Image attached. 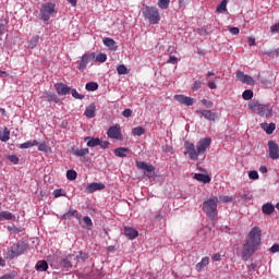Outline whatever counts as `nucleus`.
I'll return each instance as SVG.
<instances>
[{"label":"nucleus","mask_w":279,"mask_h":279,"mask_svg":"<svg viewBox=\"0 0 279 279\" xmlns=\"http://www.w3.org/2000/svg\"><path fill=\"white\" fill-rule=\"evenodd\" d=\"M124 234L128 239L135 240L140 235V232L131 227H125Z\"/></svg>","instance_id":"a211bd4d"},{"label":"nucleus","mask_w":279,"mask_h":279,"mask_svg":"<svg viewBox=\"0 0 279 279\" xmlns=\"http://www.w3.org/2000/svg\"><path fill=\"white\" fill-rule=\"evenodd\" d=\"M247 45H248L250 47L256 46V39H255L254 37H248V38H247Z\"/></svg>","instance_id":"13d9d810"},{"label":"nucleus","mask_w":279,"mask_h":279,"mask_svg":"<svg viewBox=\"0 0 279 279\" xmlns=\"http://www.w3.org/2000/svg\"><path fill=\"white\" fill-rule=\"evenodd\" d=\"M214 263H218L221 260V255L219 253H216L213 255Z\"/></svg>","instance_id":"e2e57ef3"},{"label":"nucleus","mask_w":279,"mask_h":279,"mask_svg":"<svg viewBox=\"0 0 279 279\" xmlns=\"http://www.w3.org/2000/svg\"><path fill=\"white\" fill-rule=\"evenodd\" d=\"M227 3H228L227 0H222V2H220V4H218V7H216V11H218L220 13L227 11Z\"/></svg>","instance_id":"79ce46f5"},{"label":"nucleus","mask_w":279,"mask_h":279,"mask_svg":"<svg viewBox=\"0 0 279 279\" xmlns=\"http://www.w3.org/2000/svg\"><path fill=\"white\" fill-rule=\"evenodd\" d=\"M96 58V53L95 52H88V53H84L83 57L81 58V61L78 62L77 69L81 72H84L86 70V66L94 61Z\"/></svg>","instance_id":"0eeeda50"},{"label":"nucleus","mask_w":279,"mask_h":279,"mask_svg":"<svg viewBox=\"0 0 279 279\" xmlns=\"http://www.w3.org/2000/svg\"><path fill=\"white\" fill-rule=\"evenodd\" d=\"M39 41H40L39 35L33 36L28 43V49H34L36 46H38Z\"/></svg>","instance_id":"7c9ffc66"},{"label":"nucleus","mask_w":279,"mask_h":279,"mask_svg":"<svg viewBox=\"0 0 279 279\" xmlns=\"http://www.w3.org/2000/svg\"><path fill=\"white\" fill-rule=\"evenodd\" d=\"M130 151V148L126 147H119L113 150V154L118 158H126L128 154Z\"/></svg>","instance_id":"aec40b11"},{"label":"nucleus","mask_w":279,"mask_h":279,"mask_svg":"<svg viewBox=\"0 0 279 279\" xmlns=\"http://www.w3.org/2000/svg\"><path fill=\"white\" fill-rule=\"evenodd\" d=\"M136 168L147 173H153L154 171H156V168L153 165L147 163L146 161H136Z\"/></svg>","instance_id":"f8f14e48"},{"label":"nucleus","mask_w":279,"mask_h":279,"mask_svg":"<svg viewBox=\"0 0 279 279\" xmlns=\"http://www.w3.org/2000/svg\"><path fill=\"white\" fill-rule=\"evenodd\" d=\"M89 257L88 254L80 252V254L74 258L76 260V265L77 263H80V260H82V263H85V260Z\"/></svg>","instance_id":"58836bf2"},{"label":"nucleus","mask_w":279,"mask_h":279,"mask_svg":"<svg viewBox=\"0 0 279 279\" xmlns=\"http://www.w3.org/2000/svg\"><path fill=\"white\" fill-rule=\"evenodd\" d=\"M194 179L204 184H208L211 181V178L208 174H204V173H196L194 175Z\"/></svg>","instance_id":"5701e85b"},{"label":"nucleus","mask_w":279,"mask_h":279,"mask_svg":"<svg viewBox=\"0 0 279 279\" xmlns=\"http://www.w3.org/2000/svg\"><path fill=\"white\" fill-rule=\"evenodd\" d=\"M5 24H7V21L0 20V36H2L5 32Z\"/></svg>","instance_id":"603ef678"},{"label":"nucleus","mask_w":279,"mask_h":279,"mask_svg":"<svg viewBox=\"0 0 279 279\" xmlns=\"http://www.w3.org/2000/svg\"><path fill=\"white\" fill-rule=\"evenodd\" d=\"M253 97H254V92H253V89H245V90L243 92V94H242V98H243L244 100H251V99H253Z\"/></svg>","instance_id":"72a5a7b5"},{"label":"nucleus","mask_w":279,"mask_h":279,"mask_svg":"<svg viewBox=\"0 0 279 279\" xmlns=\"http://www.w3.org/2000/svg\"><path fill=\"white\" fill-rule=\"evenodd\" d=\"M34 145H38V142L37 141L26 142L21 144V149H29V147H34Z\"/></svg>","instance_id":"37998d69"},{"label":"nucleus","mask_w":279,"mask_h":279,"mask_svg":"<svg viewBox=\"0 0 279 279\" xmlns=\"http://www.w3.org/2000/svg\"><path fill=\"white\" fill-rule=\"evenodd\" d=\"M117 73L119 75H128L130 73V70L126 68L125 64H119L117 65Z\"/></svg>","instance_id":"2f4dec72"},{"label":"nucleus","mask_w":279,"mask_h":279,"mask_svg":"<svg viewBox=\"0 0 279 279\" xmlns=\"http://www.w3.org/2000/svg\"><path fill=\"white\" fill-rule=\"evenodd\" d=\"M272 113H274V108L270 104L262 105V107L259 108V111L257 112V114H259L260 117H266V118L272 117Z\"/></svg>","instance_id":"9d476101"},{"label":"nucleus","mask_w":279,"mask_h":279,"mask_svg":"<svg viewBox=\"0 0 279 279\" xmlns=\"http://www.w3.org/2000/svg\"><path fill=\"white\" fill-rule=\"evenodd\" d=\"M53 196H54V198H59V197H61V196H66V194L63 193L62 189H56V190L53 191Z\"/></svg>","instance_id":"de8ad7c7"},{"label":"nucleus","mask_w":279,"mask_h":279,"mask_svg":"<svg viewBox=\"0 0 279 279\" xmlns=\"http://www.w3.org/2000/svg\"><path fill=\"white\" fill-rule=\"evenodd\" d=\"M28 248V243L25 241H19L17 243L13 244L7 252V257L9 259L16 258L24 254Z\"/></svg>","instance_id":"39448f33"},{"label":"nucleus","mask_w":279,"mask_h":279,"mask_svg":"<svg viewBox=\"0 0 279 279\" xmlns=\"http://www.w3.org/2000/svg\"><path fill=\"white\" fill-rule=\"evenodd\" d=\"M132 114H133V111L131 109H124L122 112V116L125 118H130L132 117Z\"/></svg>","instance_id":"6e6d98bb"},{"label":"nucleus","mask_w":279,"mask_h":279,"mask_svg":"<svg viewBox=\"0 0 279 279\" xmlns=\"http://www.w3.org/2000/svg\"><path fill=\"white\" fill-rule=\"evenodd\" d=\"M260 128L267 133V134H272L274 131L276 130V124L274 123H262Z\"/></svg>","instance_id":"393cba45"},{"label":"nucleus","mask_w":279,"mask_h":279,"mask_svg":"<svg viewBox=\"0 0 279 279\" xmlns=\"http://www.w3.org/2000/svg\"><path fill=\"white\" fill-rule=\"evenodd\" d=\"M208 87H209L211 90L217 89V85H216V83H215L214 81H209Z\"/></svg>","instance_id":"338daca9"},{"label":"nucleus","mask_w":279,"mask_h":279,"mask_svg":"<svg viewBox=\"0 0 279 279\" xmlns=\"http://www.w3.org/2000/svg\"><path fill=\"white\" fill-rule=\"evenodd\" d=\"M189 2H190V0H180V1H179V5H180L181 8H185V5H186Z\"/></svg>","instance_id":"774afa93"},{"label":"nucleus","mask_w":279,"mask_h":279,"mask_svg":"<svg viewBox=\"0 0 279 279\" xmlns=\"http://www.w3.org/2000/svg\"><path fill=\"white\" fill-rule=\"evenodd\" d=\"M142 14L145 21H148L150 25H158L160 23V11L158 8L143 4Z\"/></svg>","instance_id":"7ed1b4c3"},{"label":"nucleus","mask_w":279,"mask_h":279,"mask_svg":"<svg viewBox=\"0 0 279 279\" xmlns=\"http://www.w3.org/2000/svg\"><path fill=\"white\" fill-rule=\"evenodd\" d=\"M275 210H276V207H274L272 203H265V205H263L262 207V211L265 215H272Z\"/></svg>","instance_id":"b1692460"},{"label":"nucleus","mask_w":279,"mask_h":279,"mask_svg":"<svg viewBox=\"0 0 279 279\" xmlns=\"http://www.w3.org/2000/svg\"><path fill=\"white\" fill-rule=\"evenodd\" d=\"M235 77L242 84H246V85H251V86L255 85V81H254L253 76L245 74L241 70H236Z\"/></svg>","instance_id":"6e6552de"},{"label":"nucleus","mask_w":279,"mask_h":279,"mask_svg":"<svg viewBox=\"0 0 279 279\" xmlns=\"http://www.w3.org/2000/svg\"><path fill=\"white\" fill-rule=\"evenodd\" d=\"M84 222L87 225V227H93V221L89 217H84Z\"/></svg>","instance_id":"0e129e2a"},{"label":"nucleus","mask_w":279,"mask_h":279,"mask_svg":"<svg viewBox=\"0 0 279 279\" xmlns=\"http://www.w3.org/2000/svg\"><path fill=\"white\" fill-rule=\"evenodd\" d=\"M262 106H263V104H260V101H258V100H252L247 105L248 109L257 114H258V111L260 110Z\"/></svg>","instance_id":"4be33fe9"},{"label":"nucleus","mask_w":279,"mask_h":279,"mask_svg":"<svg viewBox=\"0 0 279 279\" xmlns=\"http://www.w3.org/2000/svg\"><path fill=\"white\" fill-rule=\"evenodd\" d=\"M178 61V58L175 56H170L169 60H168V63L170 64H175Z\"/></svg>","instance_id":"69168bd1"},{"label":"nucleus","mask_w":279,"mask_h":279,"mask_svg":"<svg viewBox=\"0 0 279 279\" xmlns=\"http://www.w3.org/2000/svg\"><path fill=\"white\" fill-rule=\"evenodd\" d=\"M15 216L11 211H0V221L13 220Z\"/></svg>","instance_id":"c756f323"},{"label":"nucleus","mask_w":279,"mask_h":279,"mask_svg":"<svg viewBox=\"0 0 279 279\" xmlns=\"http://www.w3.org/2000/svg\"><path fill=\"white\" fill-rule=\"evenodd\" d=\"M102 44H105V47H107L110 51H117L118 50L117 43L112 38L105 37L102 39Z\"/></svg>","instance_id":"f3484780"},{"label":"nucleus","mask_w":279,"mask_h":279,"mask_svg":"<svg viewBox=\"0 0 279 279\" xmlns=\"http://www.w3.org/2000/svg\"><path fill=\"white\" fill-rule=\"evenodd\" d=\"M66 178H68V180H70V181L76 180V178H77L76 171L73 170V169L68 170V172H66Z\"/></svg>","instance_id":"a19ab883"},{"label":"nucleus","mask_w":279,"mask_h":279,"mask_svg":"<svg viewBox=\"0 0 279 279\" xmlns=\"http://www.w3.org/2000/svg\"><path fill=\"white\" fill-rule=\"evenodd\" d=\"M196 113L198 116L205 117V119L215 122L217 119V114L215 112H211L210 110H197Z\"/></svg>","instance_id":"2eb2a0df"},{"label":"nucleus","mask_w":279,"mask_h":279,"mask_svg":"<svg viewBox=\"0 0 279 279\" xmlns=\"http://www.w3.org/2000/svg\"><path fill=\"white\" fill-rule=\"evenodd\" d=\"M211 145V138L210 137H206V138H202L198 143L197 146L195 148V145L191 142H185L184 146L186 151H184V155L189 154V158L192 161H197L199 156H203L206 151V149H208V147H210Z\"/></svg>","instance_id":"f03ea898"},{"label":"nucleus","mask_w":279,"mask_h":279,"mask_svg":"<svg viewBox=\"0 0 279 279\" xmlns=\"http://www.w3.org/2000/svg\"><path fill=\"white\" fill-rule=\"evenodd\" d=\"M7 159H8L11 163H13V165H19V163H20V158H19V156H16V155H10V156L7 157Z\"/></svg>","instance_id":"49530a36"},{"label":"nucleus","mask_w":279,"mask_h":279,"mask_svg":"<svg viewBox=\"0 0 279 279\" xmlns=\"http://www.w3.org/2000/svg\"><path fill=\"white\" fill-rule=\"evenodd\" d=\"M94 61L98 63H105L107 61V54L106 53H98L96 57H94Z\"/></svg>","instance_id":"e433bc0d"},{"label":"nucleus","mask_w":279,"mask_h":279,"mask_svg":"<svg viewBox=\"0 0 279 279\" xmlns=\"http://www.w3.org/2000/svg\"><path fill=\"white\" fill-rule=\"evenodd\" d=\"M201 87H202L201 81H195L192 88L193 90H198Z\"/></svg>","instance_id":"bf43d9fd"},{"label":"nucleus","mask_w":279,"mask_h":279,"mask_svg":"<svg viewBox=\"0 0 279 279\" xmlns=\"http://www.w3.org/2000/svg\"><path fill=\"white\" fill-rule=\"evenodd\" d=\"M270 33L274 34H279V23L270 26Z\"/></svg>","instance_id":"864d4df0"},{"label":"nucleus","mask_w":279,"mask_h":279,"mask_svg":"<svg viewBox=\"0 0 279 279\" xmlns=\"http://www.w3.org/2000/svg\"><path fill=\"white\" fill-rule=\"evenodd\" d=\"M71 93H72V96L75 98V99H80V100H83L85 98L84 95H80L76 89H70Z\"/></svg>","instance_id":"8fccbe9b"},{"label":"nucleus","mask_w":279,"mask_h":279,"mask_svg":"<svg viewBox=\"0 0 279 279\" xmlns=\"http://www.w3.org/2000/svg\"><path fill=\"white\" fill-rule=\"evenodd\" d=\"M105 189H106V185L104 183L93 182V183L87 185L86 192L88 194H93V193H95L97 191H102Z\"/></svg>","instance_id":"9b49d317"},{"label":"nucleus","mask_w":279,"mask_h":279,"mask_svg":"<svg viewBox=\"0 0 279 279\" xmlns=\"http://www.w3.org/2000/svg\"><path fill=\"white\" fill-rule=\"evenodd\" d=\"M77 214L76 209H70L69 211H66L63 216L62 219L68 220L71 217L75 216Z\"/></svg>","instance_id":"c03bdc74"},{"label":"nucleus","mask_w":279,"mask_h":279,"mask_svg":"<svg viewBox=\"0 0 279 279\" xmlns=\"http://www.w3.org/2000/svg\"><path fill=\"white\" fill-rule=\"evenodd\" d=\"M98 88H99L98 83H95L94 81H92L90 83H88V84L86 85V89H87L88 92H95V90H97Z\"/></svg>","instance_id":"ea45409f"},{"label":"nucleus","mask_w":279,"mask_h":279,"mask_svg":"<svg viewBox=\"0 0 279 279\" xmlns=\"http://www.w3.org/2000/svg\"><path fill=\"white\" fill-rule=\"evenodd\" d=\"M107 135L108 137L113 140H122L121 130L118 129L117 126H110L107 131Z\"/></svg>","instance_id":"ddd939ff"},{"label":"nucleus","mask_w":279,"mask_h":279,"mask_svg":"<svg viewBox=\"0 0 279 279\" xmlns=\"http://www.w3.org/2000/svg\"><path fill=\"white\" fill-rule=\"evenodd\" d=\"M202 104L207 108H211L214 106L213 101H208L207 99H203Z\"/></svg>","instance_id":"680f3d73"},{"label":"nucleus","mask_w":279,"mask_h":279,"mask_svg":"<svg viewBox=\"0 0 279 279\" xmlns=\"http://www.w3.org/2000/svg\"><path fill=\"white\" fill-rule=\"evenodd\" d=\"M146 133V130L142 126H137V128H134L132 130V134L135 135V136H142Z\"/></svg>","instance_id":"c9c22d12"},{"label":"nucleus","mask_w":279,"mask_h":279,"mask_svg":"<svg viewBox=\"0 0 279 279\" xmlns=\"http://www.w3.org/2000/svg\"><path fill=\"white\" fill-rule=\"evenodd\" d=\"M10 134L11 132L9 129L0 131V141H2V143H8V141L10 140Z\"/></svg>","instance_id":"cd10ccee"},{"label":"nucleus","mask_w":279,"mask_h":279,"mask_svg":"<svg viewBox=\"0 0 279 279\" xmlns=\"http://www.w3.org/2000/svg\"><path fill=\"white\" fill-rule=\"evenodd\" d=\"M110 143L108 141L102 142L100 140V144H98L99 147H102V149H108Z\"/></svg>","instance_id":"4d7b16f0"},{"label":"nucleus","mask_w":279,"mask_h":279,"mask_svg":"<svg viewBox=\"0 0 279 279\" xmlns=\"http://www.w3.org/2000/svg\"><path fill=\"white\" fill-rule=\"evenodd\" d=\"M96 105L95 104H90L88 107H86V110L84 112V114L89 118V119H93L96 117Z\"/></svg>","instance_id":"412c9836"},{"label":"nucleus","mask_w":279,"mask_h":279,"mask_svg":"<svg viewBox=\"0 0 279 279\" xmlns=\"http://www.w3.org/2000/svg\"><path fill=\"white\" fill-rule=\"evenodd\" d=\"M35 268L37 271H47L48 263L46 260H39L37 262Z\"/></svg>","instance_id":"c85d7f7f"},{"label":"nucleus","mask_w":279,"mask_h":279,"mask_svg":"<svg viewBox=\"0 0 279 279\" xmlns=\"http://www.w3.org/2000/svg\"><path fill=\"white\" fill-rule=\"evenodd\" d=\"M270 253H277L279 252V244H274L270 248H269Z\"/></svg>","instance_id":"052dcab7"},{"label":"nucleus","mask_w":279,"mask_h":279,"mask_svg":"<svg viewBox=\"0 0 279 279\" xmlns=\"http://www.w3.org/2000/svg\"><path fill=\"white\" fill-rule=\"evenodd\" d=\"M72 255H70L68 258H63L61 260V267H64L65 269H71L72 264H71V259H72Z\"/></svg>","instance_id":"473e14b6"},{"label":"nucleus","mask_w":279,"mask_h":279,"mask_svg":"<svg viewBox=\"0 0 279 279\" xmlns=\"http://www.w3.org/2000/svg\"><path fill=\"white\" fill-rule=\"evenodd\" d=\"M85 143H87V147H98L100 145V138L87 136L84 138Z\"/></svg>","instance_id":"6ab92c4d"},{"label":"nucleus","mask_w":279,"mask_h":279,"mask_svg":"<svg viewBox=\"0 0 279 279\" xmlns=\"http://www.w3.org/2000/svg\"><path fill=\"white\" fill-rule=\"evenodd\" d=\"M45 98L48 102H54V104L58 102L57 96L52 93H45Z\"/></svg>","instance_id":"f704fd0d"},{"label":"nucleus","mask_w":279,"mask_h":279,"mask_svg":"<svg viewBox=\"0 0 279 279\" xmlns=\"http://www.w3.org/2000/svg\"><path fill=\"white\" fill-rule=\"evenodd\" d=\"M170 0H158V8L161 10H167L169 8Z\"/></svg>","instance_id":"4c0bfd02"},{"label":"nucleus","mask_w":279,"mask_h":279,"mask_svg":"<svg viewBox=\"0 0 279 279\" xmlns=\"http://www.w3.org/2000/svg\"><path fill=\"white\" fill-rule=\"evenodd\" d=\"M73 155L82 158V157L89 155V149L88 148H77V149L73 150Z\"/></svg>","instance_id":"a878e982"},{"label":"nucleus","mask_w":279,"mask_h":279,"mask_svg":"<svg viewBox=\"0 0 279 279\" xmlns=\"http://www.w3.org/2000/svg\"><path fill=\"white\" fill-rule=\"evenodd\" d=\"M248 179H250V180H253V181L258 180V179H259V173H258V171H256V170H251V171L248 172Z\"/></svg>","instance_id":"a18cd8bd"},{"label":"nucleus","mask_w":279,"mask_h":279,"mask_svg":"<svg viewBox=\"0 0 279 279\" xmlns=\"http://www.w3.org/2000/svg\"><path fill=\"white\" fill-rule=\"evenodd\" d=\"M262 229L259 227H254L250 233L247 234V238L245 240V243L242 247V259L248 260L254 253L258 250L260 243H262Z\"/></svg>","instance_id":"f257e3e1"},{"label":"nucleus","mask_w":279,"mask_h":279,"mask_svg":"<svg viewBox=\"0 0 279 279\" xmlns=\"http://www.w3.org/2000/svg\"><path fill=\"white\" fill-rule=\"evenodd\" d=\"M56 5L53 3H45L40 8L39 17L41 21H49L50 15L54 12Z\"/></svg>","instance_id":"423d86ee"},{"label":"nucleus","mask_w":279,"mask_h":279,"mask_svg":"<svg viewBox=\"0 0 279 279\" xmlns=\"http://www.w3.org/2000/svg\"><path fill=\"white\" fill-rule=\"evenodd\" d=\"M207 265H209V257L205 256V257H203L202 262H199L196 265V270L197 271H203L204 267H207Z\"/></svg>","instance_id":"bb28decb"},{"label":"nucleus","mask_w":279,"mask_h":279,"mask_svg":"<svg viewBox=\"0 0 279 279\" xmlns=\"http://www.w3.org/2000/svg\"><path fill=\"white\" fill-rule=\"evenodd\" d=\"M174 99L179 101L182 105H185L187 107L193 106L195 104V100L191 97H186L184 95H175Z\"/></svg>","instance_id":"4468645a"},{"label":"nucleus","mask_w":279,"mask_h":279,"mask_svg":"<svg viewBox=\"0 0 279 279\" xmlns=\"http://www.w3.org/2000/svg\"><path fill=\"white\" fill-rule=\"evenodd\" d=\"M54 88L60 96H65L71 92V87H68L64 83H57Z\"/></svg>","instance_id":"dca6fc26"},{"label":"nucleus","mask_w":279,"mask_h":279,"mask_svg":"<svg viewBox=\"0 0 279 279\" xmlns=\"http://www.w3.org/2000/svg\"><path fill=\"white\" fill-rule=\"evenodd\" d=\"M218 197L214 196L205 201L203 204V210L210 220H217L218 218Z\"/></svg>","instance_id":"20e7f679"},{"label":"nucleus","mask_w":279,"mask_h":279,"mask_svg":"<svg viewBox=\"0 0 279 279\" xmlns=\"http://www.w3.org/2000/svg\"><path fill=\"white\" fill-rule=\"evenodd\" d=\"M265 56L272 57L274 54H279V49L270 50V51H264Z\"/></svg>","instance_id":"5fc2aeb1"},{"label":"nucleus","mask_w":279,"mask_h":279,"mask_svg":"<svg viewBox=\"0 0 279 279\" xmlns=\"http://www.w3.org/2000/svg\"><path fill=\"white\" fill-rule=\"evenodd\" d=\"M268 151H269V158L271 160L279 159V146L276 142H274V141L268 142Z\"/></svg>","instance_id":"1a4fd4ad"},{"label":"nucleus","mask_w":279,"mask_h":279,"mask_svg":"<svg viewBox=\"0 0 279 279\" xmlns=\"http://www.w3.org/2000/svg\"><path fill=\"white\" fill-rule=\"evenodd\" d=\"M228 31L232 36H238L240 34L239 27H229Z\"/></svg>","instance_id":"3c124183"},{"label":"nucleus","mask_w":279,"mask_h":279,"mask_svg":"<svg viewBox=\"0 0 279 279\" xmlns=\"http://www.w3.org/2000/svg\"><path fill=\"white\" fill-rule=\"evenodd\" d=\"M220 202H222V203H232L233 197L229 196V195H220Z\"/></svg>","instance_id":"09e8293b"}]
</instances>
